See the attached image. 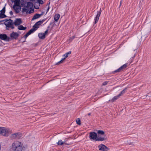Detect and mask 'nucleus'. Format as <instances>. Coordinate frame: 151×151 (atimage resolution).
Instances as JSON below:
<instances>
[{
    "mask_svg": "<svg viewBox=\"0 0 151 151\" xmlns=\"http://www.w3.org/2000/svg\"><path fill=\"white\" fill-rule=\"evenodd\" d=\"M16 6H13V8L15 11L16 14H18L21 10V8L20 6H19V7H17Z\"/></svg>",
    "mask_w": 151,
    "mask_h": 151,
    "instance_id": "2eb2a0df",
    "label": "nucleus"
},
{
    "mask_svg": "<svg viewBox=\"0 0 151 151\" xmlns=\"http://www.w3.org/2000/svg\"><path fill=\"white\" fill-rule=\"evenodd\" d=\"M43 15V14L42 13L40 14H35L33 17H32V20H34L35 19H38L39 18H40L41 16L42 15Z\"/></svg>",
    "mask_w": 151,
    "mask_h": 151,
    "instance_id": "4468645a",
    "label": "nucleus"
},
{
    "mask_svg": "<svg viewBox=\"0 0 151 151\" xmlns=\"http://www.w3.org/2000/svg\"><path fill=\"white\" fill-rule=\"evenodd\" d=\"M134 57H132V59H134Z\"/></svg>",
    "mask_w": 151,
    "mask_h": 151,
    "instance_id": "79ce46f5",
    "label": "nucleus"
},
{
    "mask_svg": "<svg viewBox=\"0 0 151 151\" xmlns=\"http://www.w3.org/2000/svg\"><path fill=\"white\" fill-rule=\"evenodd\" d=\"M26 12V14H28L32 13L34 12V9L32 8H30V10H28L26 8L24 7L22 8V12Z\"/></svg>",
    "mask_w": 151,
    "mask_h": 151,
    "instance_id": "0eeeda50",
    "label": "nucleus"
},
{
    "mask_svg": "<svg viewBox=\"0 0 151 151\" xmlns=\"http://www.w3.org/2000/svg\"><path fill=\"white\" fill-rule=\"evenodd\" d=\"M38 2L40 4H43V1L42 0H38Z\"/></svg>",
    "mask_w": 151,
    "mask_h": 151,
    "instance_id": "7c9ffc66",
    "label": "nucleus"
},
{
    "mask_svg": "<svg viewBox=\"0 0 151 151\" xmlns=\"http://www.w3.org/2000/svg\"><path fill=\"white\" fill-rule=\"evenodd\" d=\"M127 89V88H125L124 90H123L119 94V96H122V95L124 94L125 93V91Z\"/></svg>",
    "mask_w": 151,
    "mask_h": 151,
    "instance_id": "a878e982",
    "label": "nucleus"
},
{
    "mask_svg": "<svg viewBox=\"0 0 151 151\" xmlns=\"http://www.w3.org/2000/svg\"><path fill=\"white\" fill-rule=\"evenodd\" d=\"M31 3L30 2H28L27 3V6H28L29 7L31 6Z\"/></svg>",
    "mask_w": 151,
    "mask_h": 151,
    "instance_id": "c9c22d12",
    "label": "nucleus"
},
{
    "mask_svg": "<svg viewBox=\"0 0 151 151\" xmlns=\"http://www.w3.org/2000/svg\"><path fill=\"white\" fill-rule=\"evenodd\" d=\"M101 9L100 10L97 12V13L96 15V16L94 18V24H96L98 22L99 19V17H100L101 14Z\"/></svg>",
    "mask_w": 151,
    "mask_h": 151,
    "instance_id": "9d476101",
    "label": "nucleus"
},
{
    "mask_svg": "<svg viewBox=\"0 0 151 151\" xmlns=\"http://www.w3.org/2000/svg\"><path fill=\"white\" fill-rule=\"evenodd\" d=\"M1 144H0V150H1Z\"/></svg>",
    "mask_w": 151,
    "mask_h": 151,
    "instance_id": "a19ab883",
    "label": "nucleus"
},
{
    "mask_svg": "<svg viewBox=\"0 0 151 151\" xmlns=\"http://www.w3.org/2000/svg\"><path fill=\"white\" fill-rule=\"evenodd\" d=\"M0 39L6 41H9L10 40V38L6 34H0Z\"/></svg>",
    "mask_w": 151,
    "mask_h": 151,
    "instance_id": "6e6552de",
    "label": "nucleus"
},
{
    "mask_svg": "<svg viewBox=\"0 0 151 151\" xmlns=\"http://www.w3.org/2000/svg\"><path fill=\"white\" fill-rule=\"evenodd\" d=\"M91 115V114L90 113H88V116H90V115Z\"/></svg>",
    "mask_w": 151,
    "mask_h": 151,
    "instance_id": "ea45409f",
    "label": "nucleus"
},
{
    "mask_svg": "<svg viewBox=\"0 0 151 151\" xmlns=\"http://www.w3.org/2000/svg\"><path fill=\"white\" fill-rule=\"evenodd\" d=\"M29 6H27V5L26 6H25V7L27 9L28 8H29Z\"/></svg>",
    "mask_w": 151,
    "mask_h": 151,
    "instance_id": "58836bf2",
    "label": "nucleus"
},
{
    "mask_svg": "<svg viewBox=\"0 0 151 151\" xmlns=\"http://www.w3.org/2000/svg\"><path fill=\"white\" fill-rule=\"evenodd\" d=\"M122 0H121L120 2V5L119 6V7L120 8L122 4Z\"/></svg>",
    "mask_w": 151,
    "mask_h": 151,
    "instance_id": "4c0bfd02",
    "label": "nucleus"
},
{
    "mask_svg": "<svg viewBox=\"0 0 151 151\" xmlns=\"http://www.w3.org/2000/svg\"><path fill=\"white\" fill-rule=\"evenodd\" d=\"M107 83H108V82H107V81L104 82L102 83V85L103 86H105V85H106Z\"/></svg>",
    "mask_w": 151,
    "mask_h": 151,
    "instance_id": "72a5a7b5",
    "label": "nucleus"
},
{
    "mask_svg": "<svg viewBox=\"0 0 151 151\" xmlns=\"http://www.w3.org/2000/svg\"><path fill=\"white\" fill-rule=\"evenodd\" d=\"M60 15L58 14H56L54 16V19L55 22H57L60 17Z\"/></svg>",
    "mask_w": 151,
    "mask_h": 151,
    "instance_id": "dca6fc26",
    "label": "nucleus"
},
{
    "mask_svg": "<svg viewBox=\"0 0 151 151\" xmlns=\"http://www.w3.org/2000/svg\"><path fill=\"white\" fill-rule=\"evenodd\" d=\"M45 19H42V20H40L39 21L37 22L36 23V24H37L39 26L40 25L45 21Z\"/></svg>",
    "mask_w": 151,
    "mask_h": 151,
    "instance_id": "4be33fe9",
    "label": "nucleus"
},
{
    "mask_svg": "<svg viewBox=\"0 0 151 151\" xmlns=\"http://www.w3.org/2000/svg\"><path fill=\"white\" fill-rule=\"evenodd\" d=\"M45 19H42V20H40L39 21L37 22L36 23V24H37L39 26L40 25L45 21Z\"/></svg>",
    "mask_w": 151,
    "mask_h": 151,
    "instance_id": "412c9836",
    "label": "nucleus"
},
{
    "mask_svg": "<svg viewBox=\"0 0 151 151\" xmlns=\"http://www.w3.org/2000/svg\"><path fill=\"white\" fill-rule=\"evenodd\" d=\"M39 38L42 39H44L45 37V34L43 33H40L38 35Z\"/></svg>",
    "mask_w": 151,
    "mask_h": 151,
    "instance_id": "f3484780",
    "label": "nucleus"
},
{
    "mask_svg": "<svg viewBox=\"0 0 151 151\" xmlns=\"http://www.w3.org/2000/svg\"><path fill=\"white\" fill-rule=\"evenodd\" d=\"M19 36V34L17 32H12L10 35V37L12 39H16Z\"/></svg>",
    "mask_w": 151,
    "mask_h": 151,
    "instance_id": "f8f14e48",
    "label": "nucleus"
},
{
    "mask_svg": "<svg viewBox=\"0 0 151 151\" xmlns=\"http://www.w3.org/2000/svg\"><path fill=\"white\" fill-rule=\"evenodd\" d=\"M36 9H38V8H35Z\"/></svg>",
    "mask_w": 151,
    "mask_h": 151,
    "instance_id": "37998d69",
    "label": "nucleus"
},
{
    "mask_svg": "<svg viewBox=\"0 0 151 151\" xmlns=\"http://www.w3.org/2000/svg\"><path fill=\"white\" fill-rule=\"evenodd\" d=\"M63 142L61 140H59L58 142L57 143V144L58 145H63Z\"/></svg>",
    "mask_w": 151,
    "mask_h": 151,
    "instance_id": "bb28decb",
    "label": "nucleus"
},
{
    "mask_svg": "<svg viewBox=\"0 0 151 151\" xmlns=\"http://www.w3.org/2000/svg\"><path fill=\"white\" fill-rule=\"evenodd\" d=\"M89 137L91 140H95L96 141H102L106 139L105 137H101L98 136L97 134L95 132H91L89 133Z\"/></svg>",
    "mask_w": 151,
    "mask_h": 151,
    "instance_id": "f257e3e1",
    "label": "nucleus"
},
{
    "mask_svg": "<svg viewBox=\"0 0 151 151\" xmlns=\"http://www.w3.org/2000/svg\"><path fill=\"white\" fill-rule=\"evenodd\" d=\"M9 13L11 16L13 14V12L12 11H10Z\"/></svg>",
    "mask_w": 151,
    "mask_h": 151,
    "instance_id": "e433bc0d",
    "label": "nucleus"
},
{
    "mask_svg": "<svg viewBox=\"0 0 151 151\" xmlns=\"http://www.w3.org/2000/svg\"><path fill=\"white\" fill-rule=\"evenodd\" d=\"M22 136V134L20 132H18L13 134L12 135V138L15 139H19Z\"/></svg>",
    "mask_w": 151,
    "mask_h": 151,
    "instance_id": "9b49d317",
    "label": "nucleus"
},
{
    "mask_svg": "<svg viewBox=\"0 0 151 151\" xmlns=\"http://www.w3.org/2000/svg\"><path fill=\"white\" fill-rule=\"evenodd\" d=\"M39 26L37 24H36V23L33 26V27H34L35 28V29H37L38 28H39Z\"/></svg>",
    "mask_w": 151,
    "mask_h": 151,
    "instance_id": "c756f323",
    "label": "nucleus"
},
{
    "mask_svg": "<svg viewBox=\"0 0 151 151\" xmlns=\"http://www.w3.org/2000/svg\"><path fill=\"white\" fill-rule=\"evenodd\" d=\"M75 38V36H72V37H70V38H69V41L70 42L72 41Z\"/></svg>",
    "mask_w": 151,
    "mask_h": 151,
    "instance_id": "2f4dec72",
    "label": "nucleus"
},
{
    "mask_svg": "<svg viewBox=\"0 0 151 151\" xmlns=\"http://www.w3.org/2000/svg\"><path fill=\"white\" fill-rule=\"evenodd\" d=\"M50 2L48 4V7H47V12H46V13H47L48 11L49 10V9H50Z\"/></svg>",
    "mask_w": 151,
    "mask_h": 151,
    "instance_id": "473e14b6",
    "label": "nucleus"
},
{
    "mask_svg": "<svg viewBox=\"0 0 151 151\" xmlns=\"http://www.w3.org/2000/svg\"><path fill=\"white\" fill-rule=\"evenodd\" d=\"M51 23L50 24L49 26H48L47 27V29L45 31V33H44V34H45V35L48 32V29L50 27V25H51Z\"/></svg>",
    "mask_w": 151,
    "mask_h": 151,
    "instance_id": "c85d7f7f",
    "label": "nucleus"
},
{
    "mask_svg": "<svg viewBox=\"0 0 151 151\" xmlns=\"http://www.w3.org/2000/svg\"><path fill=\"white\" fill-rule=\"evenodd\" d=\"M120 96L118 95L117 96H114L111 99V101L112 102L114 101L115 100L117 99L120 97Z\"/></svg>",
    "mask_w": 151,
    "mask_h": 151,
    "instance_id": "5701e85b",
    "label": "nucleus"
},
{
    "mask_svg": "<svg viewBox=\"0 0 151 151\" xmlns=\"http://www.w3.org/2000/svg\"><path fill=\"white\" fill-rule=\"evenodd\" d=\"M6 17V16L4 14H2V16L1 17V18H4L5 17Z\"/></svg>",
    "mask_w": 151,
    "mask_h": 151,
    "instance_id": "f704fd0d",
    "label": "nucleus"
},
{
    "mask_svg": "<svg viewBox=\"0 0 151 151\" xmlns=\"http://www.w3.org/2000/svg\"><path fill=\"white\" fill-rule=\"evenodd\" d=\"M97 131V133L98 134V136H99V135H104L105 134L103 130H96Z\"/></svg>",
    "mask_w": 151,
    "mask_h": 151,
    "instance_id": "6ab92c4d",
    "label": "nucleus"
},
{
    "mask_svg": "<svg viewBox=\"0 0 151 151\" xmlns=\"http://www.w3.org/2000/svg\"><path fill=\"white\" fill-rule=\"evenodd\" d=\"M30 34L29 33V32H27L25 35L24 36V37L25 38V40L24 41H22V42H26V40L27 37L29 36Z\"/></svg>",
    "mask_w": 151,
    "mask_h": 151,
    "instance_id": "393cba45",
    "label": "nucleus"
},
{
    "mask_svg": "<svg viewBox=\"0 0 151 151\" xmlns=\"http://www.w3.org/2000/svg\"><path fill=\"white\" fill-rule=\"evenodd\" d=\"M18 29L19 30H24L27 29V27H24L22 25H19L17 27Z\"/></svg>",
    "mask_w": 151,
    "mask_h": 151,
    "instance_id": "a211bd4d",
    "label": "nucleus"
},
{
    "mask_svg": "<svg viewBox=\"0 0 151 151\" xmlns=\"http://www.w3.org/2000/svg\"><path fill=\"white\" fill-rule=\"evenodd\" d=\"M37 30V29H35V28L33 27V28L31 29H30L28 32H29V33L31 34L33 33L35 31Z\"/></svg>",
    "mask_w": 151,
    "mask_h": 151,
    "instance_id": "b1692460",
    "label": "nucleus"
},
{
    "mask_svg": "<svg viewBox=\"0 0 151 151\" xmlns=\"http://www.w3.org/2000/svg\"><path fill=\"white\" fill-rule=\"evenodd\" d=\"M22 144L18 141H15L12 145V149L14 151H22Z\"/></svg>",
    "mask_w": 151,
    "mask_h": 151,
    "instance_id": "f03ea898",
    "label": "nucleus"
},
{
    "mask_svg": "<svg viewBox=\"0 0 151 151\" xmlns=\"http://www.w3.org/2000/svg\"><path fill=\"white\" fill-rule=\"evenodd\" d=\"M142 0L143 1V0Z\"/></svg>",
    "mask_w": 151,
    "mask_h": 151,
    "instance_id": "c03bdc74",
    "label": "nucleus"
},
{
    "mask_svg": "<svg viewBox=\"0 0 151 151\" xmlns=\"http://www.w3.org/2000/svg\"><path fill=\"white\" fill-rule=\"evenodd\" d=\"M77 124L79 125H81V120L79 118L78 119L76 120Z\"/></svg>",
    "mask_w": 151,
    "mask_h": 151,
    "instance_id": "cd10ccee",
    "label": "nucleus"
},
{
    "mask_svg": "<svg viewBox=\"0 0 151 151\" xmlns=\"http://www.w3.org/2000/svg\"><path fill=\"white\" fill-rule=\"evenodd\" d=\"M71 51H69L68 52L66 53L63 55V56L65 57L63 58L61 60L58 62L56 63V65H59L60 63H63L65 59L68 57V55L71 54Z\"/></svg>",
    "mask_w": 151,
    "mask_h": 151,
    "instance_id": "1a4fd4ad",
    "label": "nucleus"
},
{
    "mask_svg": "<svg viewBox=\"0 0 151 151\" xmlns=\"http://www.w3.org/2000/svg\"><path fill=\"white\" fill-rule=\"evenodd\" d=\"M127 66V64H125L122 66L117 69L115 70L114 71H113L112 72V73L114 74L117 73H119L121 72L124 69H125Z\"/></svg>",
    "mask_w": 151,
    "mask_h": 151,
    "instance_id": "423d86ee",
    "label": "nucleus"
},
{
    "mask_svg": "<svg viewBox=\"0 0 151 151\" xmlns=\"http://www.w3.org/2000/svg\"><path fill=\"white\" fill-rule=\"evenodd\" d=\"M5 12V6L4 7L3 9L0 11V18H1L2 16V14H4Z\"/></svg>",
    "mask_w": 151,
    "mask_h": 151,
    "instance_id": "aec40b11",
    "label": "nucleus"
},
{
    "mask_svg": "<svg viewBox=\"0 0 151 151\" xmlns=\"http://www.w3.org/2000/svg\"><path fill=\"white\" fill-rule=\"evenodd\" d=\"M6 21H7V23L5 24V25H6V27L9 28H11L12 29H14V23L13 21L9 19V20H6Z\"/></svg>",
    "mask_w": 151,
    "mask_h": 151,
    "instance_id": "20e7f679",
    "label": "nucleus"
},
{
    "mask_svg": "<svg viewBox=\"0 0 151 151\" xmlns=\"http://www.w3.org/2000/svg\"><path fill=\"white\" fill-rule=\"evenodd\" d=\"M12 133V130L8 128L0 127V134L7 137Z\"/></svg>",
    "mask_w": 151,
    "mask_h": 151,
    "instance_id": "7ed1b4c3",
    "label": "nucleus"
},
{
    "mask_svg": "<svg viewBox=\"0 0 151 151\" xmlns=\"http://www.w3.org/2000/svg\"><path fill=\"white\" fill-rule=\"evenodd\" d=\"M99 150L101 151H108L109 149L103 144L99 145L98 146Z\"/></svg>",
    "mask_w": 151,
    "mask_h": 151,
    "instance_id": "39448f33",
    "label": "nucleus"
},
{
    "mask_svg": "<svg viewBox=\"0 0 151 151\" xmlns=\"http://www.w3.org/2000/svg\"><path fill=\"white\" fill-rule=\"evenodd\" d=\"M22 23V21L21 19L17 18L15 19L13 22L15 26H19Z\"/></svg>",
    "mask_w": 151,
    "mask_h": 151,
    "instance_id": "ddd939ff",
    "label": "nucleus"
}]
</instances>
